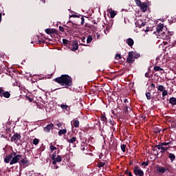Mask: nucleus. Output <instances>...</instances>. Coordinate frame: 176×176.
I'll return each instance as SVG.
<instances>
[{
	"label": "nucleus",
	"instance_id": "1",
	"mask_svg": "<svg viewBox=\"0 0 176 176\" xmlns=\"http://www.w3.org/2000/svg\"><path fill=\"white\" fill-rule=\"evenodd\" d=\"M54 82L63 86V89H69V87H72L74 85L72 78L68 74H62L60 77L54 78Z\"/></svg>",
	"mask_w": 176,
	"mask_h": 176
},
{
	"label": "nucleus",
	"instance_id": "2",
	"mask_svg": "<svg viewBox=\"0 0 176 176\" xmlns=\"http://www.w3.org/2000/svg\"><path fill=\"white\" fill-rule=\"evenodd\" d=\"M141 57V55L136 52H129V55L126 58V63H129V64H133L135 61V58H140Z\"/></svg>",
	"mask_w": 176,
	"mask_h": 176
},
{
	"label": "nucleus",
	"instance_id": "3",
	"mask_svg": "<svg viewBox=\"0 0 176 176\" xmlns=\"http://www.w3.org/2000/svg\"><path fill=\"white\" fill-rule=\"evenodd\" d=\"M174 35V32H170L166 30L165 32H162L160 34H157L161 39H164L165 41H168V39H171V36Z\"/></svg>",
	"mask_w": 176,
	"mask_h": 176
},
{
	"label": "nucleus",
	"instance_id": "4",
	"mask_svg": "<svg viewBox=\"0 0 176 176\" xmlns=\"http://www.w3.org/2000/svg\"><path fill=\"white\" fill-rule=\"evenodd\" d=\"M156 170L158 173L161 174H164L166 171H170V169L168 168H164L163 166H160L159 165H156Z\"/></svg>",
	"mask_w": 176,
	"mask_h": 176
},
{
	"label": "nucleus",
	"instance_id": "5",
	"mask_svg": "<svg viewBox=\"0 0 176 176\" xmlns=\"http://www.w3.org/2000/svg\"><path fill=\"white\" fill-rule=\"evenodd\" d=\"M162 95H160V93H159V91L153 92V94L151 96V100H153L154 101H160Z\"/></svg>",
	"mask_w": 176,
	"mask_h": 176
},
{
	"label": "nucleus",
	"instance_id": "6",
	"mask_svg": "<svg viewBox=\"0 0 176 176\" xmlns=\"http://www.w3.org/2000/svg\"><path fill=\"white\" fill-rule=\"evenodd\" d=\"M69 49H70V50H72V52H76V50L79 49V44L78 43V41H74L72 42V46H70Z\"/></svg>",
	"mask_w": 176,
	"mask_h": 176
},
{
	"label": "nucleus",
	"instance_id": "7",
	"mask_svg": "<svg viewBox=\"0 0 176 176\" xmlns=\"http://www.w3.org/2000/svg\"><path fill=\"white\" fill-rule=\"evenodd\" d=\"M22 155H15L14 157H12V160L10 162V164H16V163H19V160L21 159Z\"/></svg>",
	"mask_w": 176,
	"mask_h": 176
},
{
	"label": "nucleus",
	"instance_id": "8",
	"mask_svg": "<svg viewBox=\"0 0 176 176\" xmlns=\"http://www.w3.org/2000/svg\"><path fill=\"white\" fill-rule=\"evenodd\" d=\"M19 164L20 166H25V167H28L31 163L27 160V157H25V158H23L20 160Z\"/></svg>",
	"mask_w": 176,
	"mask_h": 176
},
{
	"label": "nucleus",
	"instance_id": "9",
	"mask_svg": "<svg viewBox=\"0 0 176 176\" xmlns=\"http://www.w3.org/2000/svg\"><path fill=\"white\" fill-rule=\"evenodd\" d=\"M133 173L135 175L144 176V171L140 169L138 166L134 168Z\"/></svg>",
	"mask_w": 176,
	"mask_h": 176
},
{
	"label": "nucleus",
	"instance_id": "10",
	"mask_svg": "<svg viewBox=\"0 0 176 176\" xmlns=\"http://www.w3.org/2000/svg\"><path fill=\"white\" fill-rule=\"evenodd\" d=\"M19 140H21V135L16 133L11 138V142H17Z\"/></svg>",
	"mask_w": 176,
	"mask_h": 176
},
{
	"label": "nucleus",
	"instance_id": "11",
	"mask_svg": "<svg viewBox=\"0 0 176 176\" xmlns=\"http://www.w3.org/2000/svg\"><path fill=\"white\" fill-rule=\"evenodd\" d=\"M164 28V25H163V23H160L158 25H157L156 31L157 32V35L163 32Z\"/></svg>",
	"mask_w": 176,
	"mask_h": 176
},
{
	"label": "nucleus",
	"instance_id": "12",
	"mask_svg": "<svg viewBox=\"0 0 176 176\" xmlns=\"http://www.w3.org/2000/svg\"><path fill=\"white\" fill-rule=\"evenodd\" d=\"M146 24V22L143 21L142 19L138 20L135 22L136 27H138V28H141V27H145Z\"/></svg>",
	"mask_w": 176,
	"mask_h": 176
},
{
	"label": "nucleus",
	"instance_id": "13",
	"mask_svg": "<svg viewBox=\"0 0 176 176\" xmlns=\"http://www.w3.org/2000/svg\"><path fill=\"white\" fill-rule=\"evenodd\" d=\"M63 161V157L61 155H57L56 157L53 160L52 164H57Z\"/></svg>",
	"mask_w": 176,
	"mask_h": 176
},
{
	"label": "nucleus",
	"instance_id": "14",
	"mask_svg": "<svg viewBox=\"0 0 176 176\" xmlns=\"http://www.w3.org/2000/svg\"><path fill=\"white\" fill-rule=\"evenodd\" d=\"M141 12H146L148 10V3H142L141 6H140Z\"/></svg>",
	"mask_w": 176,
	"mask_h": 176
},
{
	"label": "nucleus",
	"instance_id": "15",
	"mask_svg": "<svg viewBox=\"0 0 176 176\" xmlns=\"http://www.w3.org/2000/svg\"><path fill=\"white\" fill-rule=\"evenodd\" d=\"M45 31L47 34V35H51V36L53 34H57V30L55 29L47 28L45 29Z\"/></svg>",
	"mask_w": 176,
	"mask_h": 176
},
{
	"label": "nucleus",
	"instance_id": "16",
	"mask_svg": "<svg viewBox=\"0 0 176 176\" xmlns=\"http://www.w3.org/2000/svg\"><path fill=\"white\" fill-rule=\"evenodd\" d=\"M53 127H54V124H49L45 127H44V131H45V133H50V130H52Z\"/></svg>",
	"mask_w": 176,
	"mask_h": 176
},
{
	"label": "nucleus",
	"instance_id": "17",
	"mask_svg": "<svg viewBox=\"0 0 176 176\" xmlns=\"http://www.w3.org/2000/svg\"><path fill=\"white\" fill-rule=\"evenodd\" d=\"M111 126V129H112V130H113V131H115V127H113V126H115V124H116V123H115V121H113V120L110 119L109 121H107V126Z\"/></svg>",
	"mask_w": 176,
	"mask_h": 176
},
{
	"label": "nucleus",
	"instance_id": "18",
	"mask_svg": "<svg viewBox=\"0 0 176 176\" xmlns=\"http://www.w3.org/2000/svg\"><path fill=\"white\" fill-rule=\"evenodd\" d=\"M67 141L69 144H78V140H76V137H72L70 139H67Z\"/></svg>",
	"mask_w": 176,
	"mask_h": 176
},
{
	"label": "nucleus",
	"instance_id": "19",
	"mask_svg": "<svg viewBox=\"0 0 176 176\" xmlns=\"http://www.w3.org/2000/svg\"><path fill=\"white\" fill-rule=\"evenodd\" d=\"M100 120L103 122V124H106V125L108 124V119L104 115H102L100 116Z\"/></svg>",
	"mask_w": 176,
	"mask_h": 176
},
{
	"label": "nucleus",
	"instance_id": "20",
	"mask_svg": "<svg viewBox=\"0 0 176 176\" xmlns=\"http://www.w3.org/2000/svg\"><path fill=\"white\" fill-rule=\"evenodd\" d=\"M126 43L130 47H131L134 45V40L131 38H129L126 39Z\"/></svg>",
	"mask_w": 176,
	"mask_h": 176
},
{
	"label": "nucleus",
	"instance_id": "21",
	"mask_svg": "<svg viewBox=\"0 0 176 176\" xmlns=\"http://www.w3.org/2000/svg\"><path fill=\"white\" fill-rule=\"evenodd\" d=\"M11 159H12V154H10L4 158V162L6 163H9Z\"/></svg>",
	"mask_w": 176,
	"mask_h": 176
},
{
	"label": "nucleus",
	"instance_id": "22",
	"mask_svg": "<svg viewBox=\"0 0 176 176\" xmlns=\"http://www.w3.org/2000/svg\"><path fill=\"white\" fill-rule=\"evenodd\" d=\"M168 158L170 159L171 163L175 160V155L173 153H169L168 154Z\"/></svg>",
	"mask_w": 176,
	"mask_h": 176
},
{
	"label": "nucleus",
	"instance_id": "23",
	"mask_svg": "<svg viewBox=\"0 0 176 176\" xmlns=\"http://www.w3.org/2000/svg\"><path fill=\"white\" fill-rule=\"evenodd\" d=\"M169 102L171 104V105H176V98L174 97L170 98Z\"/></svg>",
	"mask_w": 176,
	"mask_h": 176
},
{
	"label": "nucleus",
	"instance_id": "24",
	"mask_svg": "<svg viewBox=\"0 0 176 176\" xmlns=\"http://www.w3.org/2000/svg\"><path fill=\"white\" fill-rule=\"evenodd\" d=\"M73 126H74V127H76V128H78V127H79V120H73Z\"/></svg>",
	"mask_w": 176,
	"mask_h": 176
},
{
	"label": "nucleus",
	"instance_id": "25",
	"mask_svg": "<svg viewBox=\"0 0 176 176\" xmlns=\"http://www.w3.org/2000/svg\"><path fill=\"white\" fill-rule=\"evenodd\" d=\"M58 134L60 136L63 135V134H67V129H60Z\"/></svg>",
	"mask_w": 176,
	"mask_h": 176
},
{
	"label": "nucleus",
	"instance_id": "26",
	"mask_svg": "<svg viewBox=\"0 0 176 176\" xmlns=\"http://www.w3.org/2000/svg\"><path fill=\"white\" fill-rule=\"evenodd\" d=\"M108 12L110 13V17L111 19H113V17L116 16V12H115V10H111V12H109V10H108Z\"/></svg>",
	"mask_w": 176,
	"mask_h": 176
},
{
	"label": "nucleus",
	"instance_id": "27",
	"mask_svg": "<svg viewBox=\"0 0 176 176\" xmlns=\"http://www.w3.org/2000/svg\"><path fill=\"white\" fill-rule=\"evenodd\" d=\"M3 97H5V98H9L10 97V93L9 91H5L3 94Z\"/></svg>",
	"mask_w": 176,
	"mask_h": 176
},
{
	"label": "nucleus",
	"instance_id": "28",
	"mask_svg": "<svg viewBox=\"0 0 176 176\" xmlns=\"http://www.w3.org/2000/svg\"><path fill=\"white\" fill-rule=\"evenodd\" d=\"M170 146L168 147H164L162 146V148L161 150V153H164V152L167 151L168 149H170Z\"/></svg>",
	"mask_w": 176,
	"mask_h": 176
},
{
	"label": "nucleus",
	"instance_id": "29",
	"mask_svg": "<svg viewBox=\"0 0 176 176\" xmlns=\"http://www.w3.org/2000/svg\"><path fill=\"white\" fill-rule=\"evenodd\" d=\"M154 71H164L163 68H161L160 66H155Z\"/></svg>",
	"mask_w": 176,
	"mask_h": 176
},
{
	"label": "nucleus",
	"instance_id": "30",
	"mask_svg": "<svg viewBox=\"0 0 176 176\" xmlns=\"http://www.w3.org/2000/svg\"><path fill=\"white\" fill-rule=\"evenodd\" d=\"M146 97L147 100H151L152 98L151 96V92L148 91L146 92Z\"/></svg>",
	"mask_w": 176,
	"mask_h": 176
},
{
	"label": "nucleus",
	"instance_id": "31",
	"mask_svg": "<svg viewBox=\"0 0 176 176\" xmlns=\"http://www.w3.org/2000/svg\"><path fill=\"white\" fill-rule=\"evenodd\" d=\"M157 89L158 91H163L164 90V86L159 85Z\"/></svg>",
	"mask_w": 176,
	"mask_h": 176
},
{
	"label": "nucleus",
	"instance_id": "32",
	"mask_svg": "<svg viewBox=\"0 0 176 176\" xmlns=\"http://www.w3.org/2000/svg\"><path fill=\"white\" fill-rule=\"evenodd\" d=\"M91 41H93V37L89 35L87 38V43H90Z\"/></svg>",
	"mask_w": 176,
	"mask_h": 176
},
{
	"label": "nucleus",
	"instance_id": "33",
	"mask_svg": "<svg viewBox=\"0 0 176 176\" xmlns=\"http://www.w3.org/2000/svg\"><path fill=\"white\" fill-rule=\"evenodd\" d=\"M154 148H157V149H161L162 151V149L163 148V146L162 145V143H160V144L154 146Z\"/></svg>",
	"mask_w": 176,
	"mask_h": 176
},
{
	"label": "nucleus",
	"instance_id": "34",
	"mask_svg": "<svg viewBox=\"0 0 176 176\" xmlns=\"http://www.w3.org/2000/svg\"><path fill=\"white\" fill-rule=\"evenodd\" d=\"M33 144H34V145H38L39 144V140L37 138L34 139Z\"/></svg>",
	"mask_w": 176,
	"mask_h": 176
},
{
	"label": "nucleus",
	"instance_id": "35",
	"mask_svg": "<svg viewBox=\"0 0 176 176\" xmlns=\"http://www.w3.org/2000/svg\"><path fill=\"white\" fill-rule=\"evenodd\" d=\"M115 58L116 60H122V55H120L119 54H116L115 56Z\"/></svg>",
	"mask_w": 176,
	"mask_h": 176
},
{
	"label": "nucleus",
	"instance_id": "36",
	"mask_svg": "<svg viewBox=\"0 0 176 176\" xmlns=\"http://www.w3.org/2000/svg\"><path fill=\"white\" fill-rule=\"evenodd\" d=\"M60 108H62V109H65L66 111L68 110V105L67 104H61L60 105Z\"/></svg>",
	"mask_w": 176,
	"mask_h": 176
},
{
	"label": "nucleus",
	"instance_id": "37",
	"mask_svg": "<svg viewBox=\"0 0 176 176\" xmlns=\"http://www.w3.org/2000/svg\"><path fill=\"white\" fill-rule=\"evenodd\" d=\"M5 93V90L0 87V97H3V94Z\"/></svg>",
	"mask_w": 176,
	"mask_h": 176
},
{
	"label": "nucleus",
	"instance_id": "38",
	"mask_svg": "<svg viewBox=\"0 0 176 176\" xmlns=\"http://www.w3.org/2000/svg\"><path fill=\"white\" fill-rule=\"evenodd\" d=\"M135 2L137 6H139V7L142 4V2H141L140 0H135Z\"/></svg>",
	"mask_w": 176,
	"mask_h": 176
},
{
	"label": "nucleus",
	"instance_id": "39",
	"mask_svg": "<svg viewBox=\"0 0 176 176\" xmlns=\"http://www.w3.org/2000/svg\"><path fill=\"white\" fill-rule=\"evenodd\" d=\"M168 94V92L167 91V90L162 91V97L163 98L166 97V96H167Z\"/></svg>",
	"mask_w": 176,
	"mask_h": 176
},
{
	"label": "nucleus",
	"instance_id": "40",
	"mask_svg": "<svg viewBox=\"0 0 176 176\" xmlns=\"http://www.w3.org/2000/svg\"><path fill=\"white\" fill-rule=\"evenodd\" d=\"M123 111L124 113H129V107L127 106L124 107Z\"/></svg>",
	"mask_w": 176,
	"mask_h": 176
},
{
	"label": "nucleus",
	"instance_id": "41",
	"mask_svg": "<svg viewBox=\"0 0 176 176\" xmlns=\"http://www.w3.org/2000/svg\"><path fill=\"white\" fill-rule=\"evenodd\" d=\"M56 156H57V153L55 151L51 156L52 160H54L56 158Z\"/></svg>",
	"mask_w": 176,
	"mask_h": 176
},
{
	"label": "nucleus",
	"instance_id": "42",
	"mask_svg": "<svg viewBox=\"0 0 176 176\" xmlns=\"http://www.w3.org/2000/svg\"><path fill=\"white\" fill-rule=\"evenodd\" d=\"M50 151H52V152H53V151H56V149H57V148L52 146V143H51L50 146Z\"/></svg>",
	"mask_w": 176,
	"mask_h": 176
},
{
	"label": "nucleus",
	"instance_id": "43",
	"mask_svg": "<svg viewBox=\"0 0 176 176\" xmlns=\"http://www.w3.org/2000/svg\"><path fill=\"white\" fill-rule=\"evenodd\" d=\"M121 149L122 152H126V145L125 144H121Z\"/></svg>",
	"mask_w": 176,
	"mask_h": 176
},
{
	"label": "nucleus",
	"instance_id": "44",
	"mask_svg": "<svg viewBox=\"0 0 176 176\" xmlns=\"http://www.w3.org/2000/svg\"><path fill=\"white\" fill-rule=\"evenodd\" d=\"M111 113H113V115H114V116H118V111H116V109L112 110Z\"/></svg>",
	"mask_w": 176,
	"mask_h": 176
},
{
	"label": "nucleus",
	"instance_id": "45",
	"mask_svg": "<svg viewBox=\"0 0 176 176\" xmlns=\"http://www.w3.org/2000/svg\"><path fill=\"white\" fill-rule=\"evenodd\" d=\"M26 100H28V101H29L30 102H32V101H34V98L30 96H26Z\"/></svg>",
	"mask_w": 176,
	"mask_h": 176
},
{
	"label": "nucleus",
	"instance_id": "46",
	"mask_svg": "<svg viewBox=\"0 0 176 176\" xmlns=\"http://www.w3.org/2000/svg\"><path fill=\"white\" fill-rule=\"evenodd\" d=\"M104 166H105V162H100L98 164L99 168H101V167H104Z\"/></svg>",
	"mask_w": 176,
	"mask_h": 176
},
{
	"label": "nucleus",
	"instance_id": "47",
	"mask_svg": "<svg viewBox=\"0 0 176 176\" xmlns=\"http://www.w3.org/2000/svg\"><path fill=\"white\" fill-rule=\"evenodd\" d=\"M36 107L38 108V109H43V104H37Z\"/></svg>",
	"mask_w": 176,
	"mask_h": 176
},
{
	"label": "nucleus",
	"instance_id": "48",
	"mask_svg": "<svg viewBox=\"0 0 176 176\" xmlns=\"http://www.w3.org/2000/svg\"><path fill=\"white\" fill-rule=\"evenodd\" d=\"M63 45H68L69 44L68 40L63 38Z\"/></svg>",
	"mask_w": 176,
	"mask_h": 176
},
{
	"label": "nucleus",
	"instance_id": "49",
	"mask_svg": "<svg viewBox=\"0 0 176 176\" xmlns=\"http://www.w3.org/2000/svg\"><path fill=\"white\" fill-rule=\"evenodd\" d=\"M85 24V16H82L81 17V25H83Z\"/></svg>",
	"mask_w": 176,
	"mask_h": 176
},
{
	"label": "nucleus",
	"instance_id": "50",
	"mask_svg": "<svg viewBox=\"0 0 176 176\" xmlns=\"http://www.w3.org/2000/svg\"><path fill=\"white\" fill-rule=\"evenodd\" d=\"M71 17H77V18H79V17H80V15L72 14V15H69V18H70V19H71Z\"/></svg>",
	"mask_w": 176,
	"mask_h": 176
},
{
	"label": "nucleus",
	"instance_id": "51",
	"mask_svg": "<svg viewBox=\"0 0 176 176\" xmlns=\"http://www.w3.org/2000/svg\"><path fill=\"white\" fill-rule=\"evenodd\" d=\"M148 163H149V161H147V162H143L142 163V166H148Z\"/></svg>",
	"mask_w": 176,
	"mask_h": 176
},
{
	"label": "nucleus",
	"instance_id": "52",
	"mask_svg": "<svg viewBox=\"0 0 176 176\" xmlns=\"http://www.w3.org/2000/svg\"><path fill=\"white\" fill-rule=\"evenodd\" d=\"M161 145L162 146H168V143H167V142H162Z\"/></svg>",
	"mask_w": 176,
	"mask_h": 176
},
{
	"label": "nucleus",
	"instance_id": "53",
	"mask_svg": "<svg viewBox=\"0 0 176 176\" xmlns=\"http://www.w3.org/2000/svg\"><path fill=\"white\" fill-rule=\"evenodd\" d=\"M59 31H60V32H64V28L62 26H59Z\"/></svg>",
	"mask_w": 176,
	"mask_h": 176
},
{
	"label": "nucleus",
	"instance_id": "54",
	"mask_svg": "<svg viewBox=\"0 0 176 176\" xmlns=\"http://www.w3.org/2000/svg\"><path fill=\"white\" fill-rule=\"evenodd\" d=\"M10 155H12V157H13V156H14V157L15 156H17V153L13 152V153H12Z\"/></svg>",
	"mask_w": 176,
	"mask_h": 176
},
{
	"label": "nucleus",
	"instance_id": "55",
	"mask_svg": "<svg viewBox=\"0 0 176 176\" xmlns=\"http://www.w3.org/2000/svg\"><path fill=\"white\" fill-rule=\"evenodd\" d=\"M76 26H78V24L72 23V28H76Z\"/></svg>",
	"mask_w": 176,
	"mask_h": 176
},
{
	"label": "nucleus",
	"instance_id": "56",
	"mask_svg": "<svg viewBox=\"0 0 176 176\" xmlns=\"http://www.w3.org/2000/svg\"><path fill=\"white\" fill-rule=\"evenodd\" d=\"M56 126H57V127H61V126H63V123L59 122V123L56 124Z\"/></svg>",
	"mask_w": 176,
	"mask_h": 176
},
{
	"label": "nucleus",
	"instance_id": "57",
	"mask_svg": "<svg viewBox=\"0 0 176 176\" xmlns=\"http://www.w3.org/2000/svg\"><path fill=\"white\" fill-rule=\"evenodd\" d=\"M168 145H173V141L168 140V142H167Z\"/></svg>",
	"mask_w": 176,
	"mask_h": 176
},
{
	"label": "nucleus",
	"instance_id": "58",
	"mask_svg": "<svg viewBox=\"0 0 176 176\" xmlns=\"http://www.w3.org/2000/svg\"><path fill=\"white\" fill-rule=\"evenodd\" d=\"M129 173H131V172L129 171V170H125L126 175H129Z\"/></svg>",
	"mask_w": 176,
	"mask_h": 176
},
{
	"label": "nucleus",
	"instance_id": "59",
	"mask_svg": "<svg viewBox=\"0 0 176 176\" xmlns=\"http://www.w3.org/2000/svg\"><path fill=\"white\" fill-rule=\"evenodd\" d=\"M38 43H39V45H43V43H45V41H41V40H39V41H38Z\"/></svg>",
	"mask_w": 176,
	"mask_h": 176
},
{
	"label": "nucleus",
	"instance_id": "60",
	"mask_svg": "<svg viewBox=\"0 0 176 176\" xmlns=\"http://www.w3.org/2000/svg\"><path fill=\"white\" fill-rule=\"evenodd\" d=\"M86 41V37L83 36L82 38L81 39V42H83L85 43V42Z\"/></svg>",
	"mask_w": 176,
	"mask_h": 176
},
{
	"label": "nucleus",
	"instance_id": "61",
	"mask_svg": "<svg viewBox=\"0 0 176 176\" xmlns=\"http://www.w3.org/2000/svg\"><path fill=\"white\" fill-rule=\"evenodd\" d=\"M54 168L55 170H57L58 168V166H57V164H54Z\"/></svg>",
	"mask_w": 176,
	"mask_h": 176
},
{
	"label": "nucleus",
	"instance_id": "62",
	"mask_svg": "<svg viewBox=\"0 0 176 176\" xmlns=\"http://www.w3.org/2000/svg\"><path fill=\"white\" fill-rule=\"evenodd\" d=\"M151 87L152 89H155V87H156V85H155V84L152 83V84L151 85Z\"/></svg>",
	"mask_w": 176,
	"mask_h": 176
},
{
	"label": "nucleus",
	"instance_id": "63",
	"mask_svg": "<svg viewBox=\"0 0 176 176\" xmlns=\"http://www.w3.org/2000/svg\"><path fill=\"white\" fill-rule=\"evenodd\" d=\"M85 145H81V151H85Z\"/></svg>",
	"mask_w": 176,
	"mask_h": 176
},
{
	"label": "nucleus",
	"instance_id": "64",
	"mask_svg": "<svg viewBox=\"0 0 176 176\" xmlns=\"http://www.w3.org/2000/svg\"><path fill=\"white\" fill-rule=\"evenodd\" d=\"M145 76H146V78H149V73L146 72L145 74Z\"/></svg>",
	"mask_w": 176,
	"mask_h": 176
}]
</instances>
